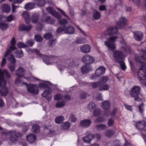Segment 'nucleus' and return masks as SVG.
<instances>
[{
  "mask_svg": "<svg viewBox=\"0 0 146 146\" xmlns=\"http://www.w3.org/2000/svg\"><path fill=\"white\" fill-rule=\"evenodd\" d=\"M9 78L11 76L6 69L2 70L0 68V94L2 96H6L9 92L8 88L5 86L6 82L4 80V76Z\"/></svg>",
  "mask_w": 146,
  "mask_h": 146,
  "instance_id": "obj_1",
  "label": "nucleus"
},
{
  "mask_svg": "<svg viewBox=\"0 0 146 146\" xmlns=\"http://www.w3.org/2000/svg\"><path fill=\"white\" fill-rule=\"evenodd\" d=\"M27 86V89L29 92L33 95H37L39 92L38 87L35 85L32 84H27L26 82L23 83Z\"/></svg>",
  "mask_w": 146,
  "mask_h": 146,
  "instance_id": "obj_2",
  "label": "nucleus"
},
{
  "mask_svg": "<svg viewBox=\"0 0 146 146\" xmlns=\"http://www.w3.org/2000/svg\"><path fill=\"white\" fill-rule=\"evenodd\" d=\"M141 52L142 54L141 56L137 57L136 60L141 64H144L146 65V50L142 49Z\"/></svg>",
  "mask_w": 146,
  "mask_h": 146,
  "instance_id": "obj_3",
  "label": "nucleus"
},
{
  "mask_svg": "<svg viewBox=\"0 0 146 146\" xmlns=\"http://www.w3.org/2000/svg\"><path fill=\"white\" fill-rule=\"evenodd\" d=\"M137 76L140 80H143L146 77V67L142 65L137 72Z\"/></svg>",
  "mask_w": 146,
  "mask_h": 146,
  "instance_id": "obj_4",
  "label": "nucleus"
},
{
  "mask_svg": "<svg viewBox=\"0 0 146 146\" xmlns=\"http://www.w3.org/2000/svg\"><path fill=\"white\" fill-rule=\"evenodd\" d=\"M117 38V37L115 36L109 38L108 41L104 42L105 45L107 46L111 50H114L115 48V46L112 44L114 42L115 40Z\"/></svg>",
  "mask_w": 146,
  "mask_h": 146,
  "instance_id": "obj_5",
  "label": "nucleus"
},
{
  "mask_svg": "<svg viewBox=\"0 0 146 146\" xmlns=\"http://www.w3.org/2000/svg\"><path fill=\"white\" fill-rule=\"evenodd\" d=\"M123 51L120 50H115L113 53V57L116 62H119V61L122 60L123 57Z\"/></svg>",
  "mask_w": 146,
  "mask_h": 146,
  "instance_id": "obj_6",
  "label": "nucleus"
},
{
  "mask_svg": "<svg viewBox=\"0 0 146 146\" xmlns=\"http://www.w3.org/2000/svg\"><path fill=\"white\" fill-rule=\"evenodd\" d=\"M94 60L93 57L89 54L84 55L82 58V61L88 65L93 63Z\"/></svg>",
  "mask_w": 146,
  "mask_h": 146,
  "instance_id": "obj_7",
  "label": "nucleus"
},
{
  "mask_svg": "<svg viewBox=\"0 0 146 146\" xmlns=\"http://www.w3.org/2000/svg\"><path fill=\"white\" fill-rule=\"evenodd\" d=\"M11 51L10 49H7L5 55V57L8 56V60L12 64H15V59L14 56L11 54Z\"/></svg>",
  "mask_w": 146,
  "mask_h": 146,
  "instance_id": "obj_8",
  "label": "nucleus"
},
{
  "mask_svg": "<svg viewBox=\"0 0 146 146\" xmlns=\"http://www.w3.org/2000/svg\"><path fill=\"white\" fill-rule=\"evenodd\" d=\"M46 10L50 14L54 16L55 17L60 19L61 17L60 15L56 12L55 9L52 7H49L46 8Z\"/></svg>",
  "mask_w": 146,
  "mask_h": 146,
  "instance_id": "obj_9",
  "label": "nucleus"
},
{
  "mask_svg": "<svg viewBox=\"0 0 146 146\" xmlns=\"http://www.w3.org/2000/svg\"><path fill=\"white\" fill-rule=\"evenodd\" d=\"M18 138V137L17 135V133L16 131H12L10 132L9 139L12 143H15L17 142Z\"/></svg>",
  "mask_w": 146,
  "mask_h": 146,
  "instance_id": "obj_10",
  "label": "nucleus"
},
{
  "mask_svg": "<svg viewBox=\"0 0 146 146\" xmlns=\"http://www.w3.org/2000/svg\"><path fill=\"white\" fill-rule=\"evenodd\" d=\"M92 123L91 120L88 119H85L80 121L79 125L82 127L86 128L89 127Z\"/></svg>",
  "mask_w": 146,
  "mask_h": 146,
  "instance_id": "obj_11",
  "label": "nucleus"
},
{
  "mask_svg": "<svg viewBox=\"0 0 146 146\" xmlns=\"http://www.w3.org/2000/svg\"><path fill=\"white\" fill-rule=\"evenodd\" d=\"M118 31V27H110L108 28L105 35V36H108V37L110 36L111 34H114L116 33Z\"/></svg>",
  "mask_w": 146,
  "mask_h": 146,
  "instance_id": "obj_12",
  "label": "nucleus"
},
{
  "mask_svg": "<svg viewBox=\"0 0 146 146\" xmlns=\"http://www.w3.org/2000/svg\"><path fill=\"white\" fill-rule=\"evenodd\" d=\"M135 39L138 41H140L143 37V33L140 31H136L133 32Z\"/></svg>",
  "mask_w": 146,
  "mask_h": 146,
  "instance_id": "obj_13",
  "label": "nucleus"
},
{
  "mask_svg": "<svg viewBox=\"0 0 146 146\" xmlns=\"http://www.w3.org/2000/svg\"><path fill=\"white\" fill-rule=\"evenodd\" d=\"M140 92V88L138 86L133 87L130 92V95L132 97H135L138 95Z\"/></svg>",
  "mask_w": 146,
  "mask_h": 146,
  "instance_id": "obj_14",
  "label": "nucleus"
},
{
  "mask_svg": "<svg viewBox=\"0 0 146 146\" xmlns=\"http://www.w3.org/2000/svg\"><path fill=\"white\" fill-rule=\"evenodd\" d=\"M32 27L31 25H26L24 24H21L19 26V30L21 31L28 32L31 29Z\"/></svg>",
  "mask_w": 146,
  "mask_h": 146,
  "instance_id": "obj_15",
  "label": "nucleus"
},
{
  "mask_svg": "<svg viewBox=\"0 0 146 146\" xmlns=\"http://www.w3.org/2000/svg\"><path fill=\"white\" fill-rule=\"evenodd\" d=\"M127 21V20L125 17H121L119 22L117 23V27H118L120 29H121L126 24Z\"/></svg>",
  "mask_w": 146,
  "mask_h": 146,
  "instance_id": "obj_16",
  "label": "nucleus"
},
{
  "mask_svg": "<svg viewBox=\"0 0 146 146\" xmlns=\"http://www.w3.org/2000/svg\"><path fill=\"white\" fill-rule=\"evenodd\" d=\"M90 46L87 44H85L81 46L80 47L81 51L84 53H88L90 52Z\"/></svg>",
  "mask_w": 146,
  "mask_h": 146,
  "instance_id": "obj_17",
  "label": "nucleus"
},
{
  "mask_svg": "<svg viewBox=\"0 0 146 146\" xmlns=\"http://www.w3.org/2000/svg\"><path fill=\"white\" fill-rule=\"evenodd\" d=\"M106 68L103 66H101L97 69L96 70V74L97 76L103 74L105 72Z\"/></svg>",
  "mask_w": 146,
  "mask_h": 146,
  "instance_id": "obj_18",
  "label": "nucleus"
},
{
  "mask_svg": "<svg viewBox=\"0 0 146 146\" xmlns=\"http://www.w3.org/2000/svg\"><path fill=\"white\" fill-rule=\"evenodd\" d=\"M51 90V89L50 90H46L42 94V96L46 98L48 100H50L51 99L50 94Z\"/></svg>",
  "mask_w": 146,
  "mask_h": 146,
  "instance_id": "obj_19",
  "label": "nucleus"
},
{
  "mask_svg": "<svg viewBox=\"0 0 146 146\" xmlns=\"http://www.w3.org/2000/svg\"><path fill=\"white\" fill-rule=\"evenodd\" d=\"M41 21L43 22H45L49 24H52L54 21L52 19L50 16H46L45 15L42 17Z\"/></svg>",
  "mask_w": 146,
  "mask_h": 146,
  "instance_id": "obj_20",
  "label": "nucleus"
},
{
  "mask_svg": "<svg viewBox=\"0 0 146 146\" xmlns=\"http://www.w3.org/2000/svg\"><path fill=\"white\" fill-rule=\"evenodd\" d=\"M22 15L25 19V23L28 24L30 23V14L26 11H24L22 13Z\"/></svg>",
  "mask_w": 146,
  "mask_h": 146,
  "instance_id": "obj_21",
  "label": "nucleus"
},
{
  "mask_svg": "<svg viewBox=\"0 0 146 146\" xmlns=\"http://www.w3.org/2000/svg\"><path fill=\"white\" fill-rule=\"evenodd\" d=\"M92 68L89 65H84L81 68V72L83 74L87 73L91 70Z\"/></svg>",
  "mask_w": 146,
  "mask_h": 146,
  "instance_id": "obj_22",
  "label": "nucleus"
},
{
  "mask_svg": "<svg viewBox=\"0 0 146 146\" xmlns=\"http://www.w3.org/2000/svg\"><path fill=\"white\" fill-rule=\"evenodd\" d=\"M95 136L92 134H90L84 137L83 138L84 141L88 143H90L91 140L93 139Z\"/></svg>",
  "mask_w": 146,
  "mask_h": 146,
  "instance_id": "obj_23",
  "label": "nucleus"
},
{
  "mask_svg": "<svg viewBox=\"0 0 146 146\" xmlns=\"http://www.w3.org/2000/svg\"><path fill=\"white\" fill-rule=\"evenodd\" d=\"M41 57L43 58V62L47 64H51L50 60V56L44 55L40 54L39 55Z\"/></svg>",
  "mask_w": 146,
  "mask_h": 146,
  "instance_id": "obj_24",
  "label": "nucleus"
},
{
  "mask_svg": "<svg viewBox=\"0 0 146 146\" xmlns=\"http://www.w3.org/2000/svg\"><path fill=\"white\" fill-rule=\"evenodd\" d=\"M34 2L35 6L40 7L44 6L46 3L45 0H34Z\"/></svg>",
  "mask_w": 146,
  "mask_h": 146,
  "instance_id": "obj_25",
  "label": "nucleus"
},
{
  "mask_svg": "<svg viewBox=\"0 0 146 146\" xmlns=\"http://www.w3.org/2000/svg\"><path fill=\"white\" fill-rule=\"evenodd\" d=\"M26 72L24 68L20 67L16 71V74L17 76L20 77L23 76Z\"/></svg>",
  "mask_w": 146,
  "mask_h": 146,
  "instance_id": "obj_26",
  "label": "nucleus"
},
{
  "mask_svg": "<svg viewBox=\"0 0 146 146\" xmlns=\"http://www.w3.org/2000/svg\"><path fill=\"white\" fill-rule=\"evenodd\" d=\"M1 9L3 12L9 13L11 10L10 6L7 4H3L1 7Z\"/></svg>",
  "mask_w": 146,
  "mask_h": 146,
  "instance_id": "obj_27",
  "label": "nucleus"
},
{
  "mask_svg": "<svg viewBox=\"0 0 146 146\" xmlns=\"http://www.w3.org/2000/svg\"><path fill=\"white\" fill-rule=\"evenodd\" d=\"M111 104L109 101H106L102 102V107L104 110L109 109L110 107Z\"/></svg>",
  "mask_w": 146,
  "mask_h": 146,
  "instance_id": "obj_28",
  "label": "nucleus"
},
{
  "mask_svg": "<svg viewBox=\"0 0 146 146\" xmlns=\"http://www.w3.org/2000/svg\"><path fill=\"white\" fill-rule=\"evenodd\" d=\"M25 8L27 10H30L35 8V7L34 3H30L25 4Z\"/></svg>",
  "mask_w": 146,
  "mask_h": 146,
  "instance_id": "obj_29",
  "label": "nucleus"
},
{
  "mask_svg": "<svg viewBox=\"0 0 146 146\" xmlns=\"http://www.w3.org/2000/svg\"><path fill=\"white\" fill-rule=\"evenodd\" d=\"M145 125V122L144 121H141L138 122L137 123L136 127L139 130H141L144 128Z\"/></svg>",
  "mask_w": 146,
  "mask_h": 146,
  "instance_id": "obj_30",
  "label": "nucleus"
},
{
  "mask_svg": "<svg viewBox=\"0 0 146 146\" xmlns=\"http://www.w3.org/2000/svg\"><path fill=\"white\" fill-rule=\"evenodd\" d=\"M36 139V136L33 134H31L26 136L27 141L30 143L33 142Z\"/></svg>",
  "mask_w": 146,
  "mask_h": 146,
  "instance_id": "obj_31",
  "label": "nucleus"
},
{
  "mask_svg": "<svg viewBox=\"0 0 146 146\" xmlns=\"http://www.w3.org/2000/svg\"><path fill=\"white\" fill-rule=\"evenodd\" d=\"M74 28L72 26H68L66 27L65 26V31L66 33L72 34L74 32Z\"/></svg>",
  "mask_w": 146,
  "mask_h": 146,
  "instance_id": "obj_32",
  "label": "nucleus"
},
{
  "mask_svg": "<svg viewBox=\"0 0 146 146\" xmlns=\"http://www.w3.org/2000/svg\"><path fill=\"white\" fill-rule=\"evenodd\" d=\"M117 112V109L115 108L113 109L111 112L110 113V111L106 112L105 113V115H106L107 116H108L110 115H111V117H113L115 116Z\"/></svg>",
  "mask_w": 146,
  "mask_h": 146,
  "instance_id": "obj_33",
  "label": "nucleus"
},
{
  "mask_svg": "<svg viewBox=\"0 0 146 146\" xmlns=\"http://www.w3.org/2000/svg\"><path fill=\"white\" fill-rule=\"evenodd\" d=\"M15 55L16 57L17 58H20L23 56V52L20 48L17 50L15 52Z\"/></svg>",
  "mask_w": 146,
  "mask_h": 146,
  "instance_id": "obj_34",
  "label": "nucleus"
},
{
  "mask_svg": "<svg viewBox=\"0 0 146 146\" xmlns=\"http://www.w3.org/2000/svg\"><path fill=\"white\" fill-rule=\"evenodd\" d=\"M64 119V116L60 115L56 117L55 119V122L58 124H60Z\"/></svg>",
  "mask_w": 146,
  "mask_h": 146,
  "instance_id": "obj_35",
  "label": "nucleus"
},
{
  "mask_svg": "<svg viewBox=\"0 0 146 146\" xmlns=\"http://www.w3.org/2000/svg\"><path fill=\"white\" fill-rule=\"evenodd\" d=\"M96 108L95 104L93 102H90L87 106V108L91 112L93 111Z\"/></svg>",
  "mask_w": 146,
  "mask_h": 146,
  "instance_id": "obj_36",
  "label": "nucleus"
},
{
  "mask_svg": "<svg viewBox=\"0 0 146 146\" xmlns=\"http://www.w3.org/2000/svg\"><path fill=\"white\" fill-rule=\"evenodd\" d=\"M38 19V15L37 14H34L31 18V22L33 23H36Z\"/></svg>",
  "mask_w": 146,
  "mask_h": 146,
  "instance_id": "obj_37",
  "label": "nucleus"
},
{
  "mask_svg": "<svg viewBox=\"0 0 146 146\" xmlns=\"http://www.w3.org/2000/svg\"><path fill=\"white\" fill-rule=\"evenodd\" d=\"M65 102L64 100H62L57 102L56 104V108H61L65 106Z\"/></svg>",
  "mask_w": 146,
  "mask_h": 146,
  "instance_id": "obj_38",
  "label": "nucleus"
},
{
  "mask_svg": "<svg viewBox=\"0 0 146 146\" xmlns=\"http://www.w3.org/2000/svg\"><path fill=\"white\" fill-rule=\"evenodd\" d=\"M31 130L33 132L38 133L39 132L40 130V127L37 125H35L32 127Z\"/></svg>",
  "mask_w": 146,
  "mask_h": 146,
  "instance_id": "obj_39",
  "label": "nucleus"
},
{
  "mask_svg": "<svg viewBox=\"0 0 146 146\" xmlns=\"http://www.w3.org/2000/svg\"><path fill=\"white\" fill-rule=\"evenodd\" d=\"M106 127L107 126L104 124L99 125L96 126V129L98 131H101L102 130L105 129Z\"/></svg>",
  "mask_w": 146,
  "mask_h": 146,
  "instance_id": "obj_40",
  "label": "nucleus"
},
{
  "mask_svg": "<svg viewBox=\"0 0 146 146\" xmlns=\"http://www.w3.org/2000/svg\"><path fill=\"white\" fill-rule=\"evenodd\" d=\"M101 17L100 13L97 11H95L92 17L93 19L97 20L100 19Z\"/></svg>",
  "mask_w": 146,
  "mask_h": 146,
  "instance_id": "obj_41",
  "label": "nucleus"
},
{
  "mask_svg": "<svg viewBox=\"0 0 146 146\" xmlns=\"http://www.w3.org/2000/svg\"><path fill=\"white\" fill-rule=\"evenodd\" d=\"M110 88L109 86L107 84H100L99 88V90L100 91L102 90H107Z\"/></svg>",
  "mask_w": 146,
  "mask_h": 146,
  "instance_id": "obj_42",
  "label": "nucleus"
},
{
  "mask_svg": "<svg viewBox=\"0 0 146 146\" xmlns=\"http://www.w3.org/2000/svg\"><path fill=\"white\" fill-rule=\"evenodd\" d=\"M8 27L7 24L5 23H0V29L2 31L6 30Z\"/></svg>",
  "mask_w": 146,
  "mask_h": 146,
  "instance_id": "obj_43",
  "label": "nucleus"
},
{
  "mask_svg": "<svg viewBox=\"0 0 146 146\" xmlns=\"http://www.w3.org/2000/svg\"><path fill=\"white\" fill-rule=\"evenodd\" d=\"M70 126V124L67 121L63 123L62 125V128L66 129L69 128Z\"/></svg>",
  "mask_w": 146,
  "mask_h": 146,
  "instance_id": "obj_44",
  "label": "nucleus"
},
{
  "mask_svg": "<svg viewBox=\"0 0 146 146\" xmlns=\"http://www.w3.org/2000/svg\"><path fill=\"white\" fill-rule=\"evenodd\" d=\"M116 62L119 64L121 68L123 70H126V67L125 66V63L122 61V60L119 61V62Z\"/></svg>",
  "mask_w": 146,
  "mask_h": 146,
  "instance_id": "obj_45",
  "label": "nucleus"
},
{
  "mask_svg": "<svg viewBox=\"0 0 146 146\" xmlns=\"http://www.w3.org/2000/svg\"><path fill=\"white\" fill-rule=\"evenodd\" d=\"M93 111L94 116H98L101 114L100 110L97 108H95Z\"/></svg>",
  "mask_w": 146,
  "mask_h": 146,
  "instance_id": "obj_46",
  "label": "nucleus"
},
{
  "mask_svg": "<svg viewBox=\"0 0 146 146\" xmlns=\"http://www.w3.org/2000/svg\"><path fill=\"white\" fill-rule=\"evenodd\" d=\"M39 87L40 88H44L48 90H50V88L48 85L45 83H41L39 84Z\"/></svg>",
  "mask_w": 146,
  "mask_h": 146,
  "instance_id": "obj_47",
  "label": "nucleus"
},
{
  "mask_svg": "<svg viewBox=\"0 0 146 146\" xmlns=\"http://www.w3.org/2000/svg\"><path fill=\"white\" fill-rule=\"evenodd\" d=\"M23 81L20 78H18L15 81V83L18 86H22L23 84Z\"/></svg>",
  "mask_w": 146,
  "mask_h": 146,
  "instance_id": "obj_48",
  "label": "nucleus"
},
{
  "mask_svg": "<svg viewBox=\"0 0 146 146\" xmlns=\"http://www.w3.org/2000/svg\"><path fill=\"white\" fill-rule=\"evenodd\" d=\"M29 52H31L33 53H35L36 54L38 55H40V53L39 51L36 49H29Z\"/></svg>",
  "mask_w": 146,
  "mask_h": 146,
  "instance_id": "obj_49",
  "label": "nucleus"
},
{
  "mask_svg": "<svg viewBox=\"0 0 146 146\" xmlns=\"http://www.w3.org/2000/svg\"><path fill=\"white\" fill-rule=\"evenodd\" d=\"M114 133V132L111 130H106V135L107 137H110L113 135Z\"/></svg>",
  "mask_w": 146,
  "mask_h": 146,
  "instance_id": "obj_50",
  "label": "nucleus"
},
{
  "mask_svg": "<svg viewBox=\"0 0 146 146\" xmlns=\"http://www.w3.org/2000/svg\"><path fill=\"white\" fill-rule=\"evenodd\" d=\"M78 44L84 43L85 42V40L83 38H80L77 39L76 41Z\"/></svg>",
  "mask_w": 146,
  "mask_h": 146,
  "instance_id": "obj_51",
  "label": "nucleus"
},
{
  "mask_svg": "<svg viewBox=\"0 0 146 146\" xmlns=\"http://www.w3.org/2000/svg\"><path fill=\"white\" fill-rule=\"evenodd\" d=\"M35 38L37 42H41L43 40V38L39 35H36L35 36Z\"/></svg>",
  "mask_w": 146,
  "mask_h": 146,
  "instance_id": "obj_52",
  "label": "nucleus"
},
{
  "mask_svg": "<svg viewBox=\"0 0 146 146\" xmlns=\"http://www.w3.org/2000/svg\"><path fill=\"white\" fill-rule=\"evenodd\" d=\"M71 96L69 94H64L63 97V99L66 102L68 101L70 99Z\"/></svg>",
  "mask_w": 146,
  "mask_h": 146,
  "instance_id": "obj_53",
  "label": "nucleus"
},
{
  "mask_svg": "<svg viewBox=\"0 0 146 146\" xmlns=\"http://www.w3.org/2000/svg\"><path fill=\"white\" fill-rule=\"evenodd\" d=\"M65 25L59 27L57 30L56 31L58 33H60L64 31H65Z\"/></svg>",
  "mask_w": 146,
  "mask_h": 146,
  "instance_id": "obj_54",
  "label": "nucleus"
},
{
  "mask_svg": "<svg viewBox=\"0 0 146 146\" xmlns=\"http://www.w3.org/2000/svg\"><path fill=\"white\" fill-rule=\"evenodd\" d=\"M26 43L27 44V46H29L32 47L34 44V42L33 40L32 39H29L26 41Z\"/></svg>",
  "mask_w": 146,
  "mask_h": 146,
  "instance_id": "obj_55",
  "label": "nucleus"
},
{
  "mask_svg": "<svg viewBox=\"0 0 146 146\" xmlns=\"http://www.w3.org/2000/svg\"><path fill=\"white\" fill-rule=\"evenodd\" d=\"M88 96V94L85 92H82L80 95V98L82 99H85Z\"/></svg>",
  "mask_w": 146,
  "mask_h": 146,
  "instance_id": "obj_56",
  "label": "nucleus"
},
{
  "mask_svg": "<svg viewBox=\"0 0 146 146\" xmlns=\"http://www.w3.org/2000/svg\"><path fill=\"white\" fill-rule=\"evenodd\" d=\"M114 123V120L112 118H110L109 119L107 124L108 127H110L113 126Z\"/></svg>",
  "mask_w": 146,
  "mask_h": 146,
  "instance_id": "obj_57",
  "label": "nucleus"
},
{
  "mask_svg": "<svg viewBox=\"0 0 146 146\" xmlns=\"http://www.w3.org/2000/svg\"><path fill=\"white\" fill-rule=\"evenodd\" d=\"M76 120V118L73 115L71 114L70 115V117L69 118V120L70 121H71L72 122L75 123Z\"/></svg>",
  "mask_w": 146,
  "mask_h": 146,
  "instance_id": "obj_58",
  "label": "nucleus"
},
{
  "mask_svg": "<svg viewBox=\"0 0 146 146\" xmlns=\"http://www.w3.org/2000/svg\"><path fill=\"white\" fill-rule=\"evenodd\" d=\"M17 45L18 47L20 48H26L27 47V44L21 42H18Z\"/></svg>",
  "mask_w": 146,
  "mask_h": 146,
  "instance_id": "obj_59",
  "label": "nucleus"
},
{
  "mask_svg": "<svg viewBox=\"0 0 146 146\" xmlns=\"http://www.w3.org/2000/svg\"><path fill=\"white\" fill-rule=\"evenodd\" d=\"M52 36V34L50 33H47L44 35V38L46 39H48L51 38Z\"/></svg>",
  "mask_w": 146,
  "mask_h": 146,
  "instance_id": "obj_60",
  "label": "nucleus"
},
{
  "mask_svg": "<svg viewBox=\"0 0 146 146\" xmlns=\"http://www.w3.org/2000/svg\"><path fill=\"white\" fill-rule=\"evenodd\" d=\"M91 85L94 88H96L100 86V83L97 82H92L91 83Z\"/></svg>",
  "mask_w": 146,
  "mask_h": 146,
  "instance_id": "obj_61",
  "label": "nucleus"
},
{
  "mask_svg": "<svg viewBox=\"0 0 146 146\" xmlns=\"http://www.w3.org/2000/svg\"><path fill=\"white\" fill-rule=\"evenodd\" d=\"M56 42V40L52 38L51 40H49L48 42V44L49 46H51L52 45H54Z\"/></svg>",
  "mask_w": 146,
  "mask_h": 146,
  "instance_id": "obj_62",
  "label": "nucleus"
},
{
  "mask_svg": "<svg viewBox=\"0 0 146 146\" xmlns=\"http://www.w3.org/2000/svg\"><path fill=\"white\" fill-rule=\"evenodd\" d=\"M59 23L62 25H64L68 23L67 20L65 19H62L59 20Z\"/></svg>",
  "mask_w": 146,
  "mask_h": 146,
  "instance_id": "obj_63",
  "label": "nucleus"
},
{
  "mask_svg": "<svg viewBox=\"0 0 146 146\" xmlns=\"http://www.w3.org/2000/svg\"><path fill=\"white\" fill-rule=\"evenodd\" d=\"M109 80V78L107 76L103 77L101 79L100 81L101 82L105 83L107 82Z\"/></svg>",
  "mask_w": 146,
  "mask_h": 146,
  "instance_id": "obj_64",
  "label": "nucleus"
}]
</instances>
